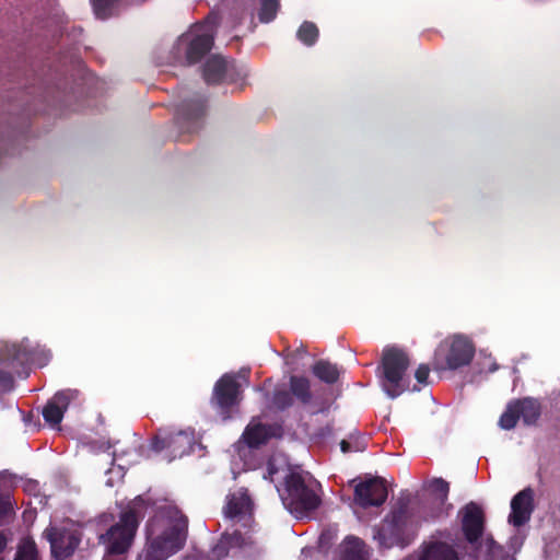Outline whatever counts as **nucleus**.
Returning <instances> with one entry per match:
<instances>
[{
  "instance_id": "obj_13",
  "label": "nucleus",
  "mask_w": 560,
  "mask_h": 560,
  "mask_svg": "<svg viewBox=\"0 0 560 560\" xmlns=\"http://www.w3.org/2000/svg\"><path fill=\"white\" fill-rule=\"evenodd\" d=\"M35 351L28 341L20 343L0 342V362L19 372L21 368L34 362Z\"/></svg>"
},
{
  "instance_id": "obj_11",
  "label": "nucleus",
  "mask_w": 560,
  "mask_h": 560,
  "mask_svg": "<svg viewBox=\"0 0 560 560\" xmlns=\"http://www.w3.org/2000/svg\"><path fill=\"white\" fill-rule=\"evenodd\" d=\"M387 497L386 481L381 477L368 478L354 486V502L363 509L381 506Z\"/></svg>"
},
{
  "instance_id": "obj_25",
  "label": "nucleus",
  "mask_w": 560,
  "mask_h": 560,
  "mask_svg": "<svg viewBox=\"0 0 560 560\" xmlns=\"http://www.w3.org/2000/svg\"><path fill=\"white\" fill-rule=\"evenodd\" d=\"M318 27L316 26L315 23L310 21L303 22L296 32L298 39L308 47L315 45V43L318 39Z\"/></svg>"
},
{
  "instance_id": "obj_40",
  "label": "nucleus",
  "mask_w": 560,
  "mask_h": 560,
  "mask_svg": "<svg viewBox=\"0 0 560 560\" xmlns=\"http://www.w3.org/2000/svg\"><path fill=\"white\" fill-rule=\"evenodd\" d=\"M488 544H489V547L492 548V546L495 545V541L492 538H490V539H488Z\"/></svg>"
},
{
  "instance_id": "obj_35",
  "label": "nucleus",
  "mask_w": 560,
  "mask_h": 560,
  "mask_svg": "<svg viewBox=\"0 0 560 560\" xmlns=\"http://www.w3.org/2000/svg\"><path fill=\"white\" fill-rule=\"evenodd\" d=\"M340 448L342 453H349V452H360L364 450V446L357 440L355 442L351 443L347 440H342L340 442Z\"/></svg>"
},
{
  "instance_id": "obj_16",
  "label": "nucleus",
  "mask_w": 560,
  "mask_h": 560,
  "mask_svg": "<svg viewBox=\"0 0 560 560\" xmlns=\"http://www.w3.org/2000/svg\"><path fill=\"white\" fill-rule=\"evenodd\" d=\"M534 508V491L527 487L512 498L509 523L515 527L525 525L530 520Z\"/></svg>"
},
{
  "instance_id": "obj_12",
  "label": "nucleus",
  "mask_w": 560,
  "mask_h": 560,
  "mask_svg": "<svg viewBox=\"0 0 560 560\" xmlns=\"http://www.w3.org/2000/svg\"><path fill=\"white\" fill-rule=\"evenodd\" d=\"M190 445V436L179 430L161 428L151 440L150 446L154 452L168 451L172 457L183 456Z\"/></svg>"
},
{
  "instance_id": "obj_27",
  "label": "nucleus",
  "mask_w": 560,
  "mask_h": 560,
  "mask_svg": "<svg viewBox=\"0 0 560 560\" xmlns=\"http://www.w3.org/2000/svg\"><path fill=\"white\" fill-rule=\"evenodd\" d=\"M249 529H246L244 534H242L238 529H234L232 533L225 532L221 536L226 539V545L230 550L241 549L246 546H250L254 544L252 537L248 535Z\"/></svg>"
},
{
  "instance_id": "obj_9",
  "label": "nucleus",
  "mask_w": 560,
  "mask_h": 560,
  "mask_svg": "<svg viewBox=\"0 0 560 560\" xmlns=\"http://www.w3.org/2000/svg\"><path fill=\"white\" fill-rule=\"evenodd\" d=\"M458 516L465 540L469 545L476 546L483 536L486 528V515L482 508L471 501L458 511Z\"/></svg>"
},
{
  "instance_id": "obj_3",
  "label": "nucleus",
  "mask_w": 560,
  "mask_h": 560,
  "mask_svg": "<svg viewBox=\"0 0 560 560\" xmlns=\"http://www.w3.org/2000/svg\"><path fill=\"white\" fill-rule=\"evenodd\" d=\"M410 365L408 353L397 347H386L382 353V386L390 398L400 396L409 388L405 380L406 372Z\"/></svg>"
},
{
  "instance_id": "obj_6",
  "label": "nucleus",
  "mask_w": 560,
  "mask_h": 560,
  "mask_svg": "<svg viewBox=\"0 0 560 560\" xmlns=\"http://www.w3.org/2000/svg\"><path fill=\"white\" fill-rule=\"evenodd\" d=\"M242 400V387L234 373L223 374L214 384L211 405L225 421L232 418L234 409Z\"/></svg>"
},
{
  "instance_id": "obj_37",
  "label": "nucleus",
  "mask_w": 560,
  "mask_h": 560,
  "mask_svg": "<svg viewBox=\"0 0 560 560\" xmlns=\"http://www.w3.org/2000/svg\"><path fill=\"white\" fill-rule=\"evenodd\" d=\"M0 383H2L4 386L12 387V385H13L12 375L9 373H5L3 371H0Z\"/></svg>"
},
{
  "instance_id": "obj_7",
  "label": "nucleus",
  "mask_w": 560,
  "mask_h": 560,
  "mask_svg": "<svg viewBox=\"0 0 560 560\" xmlns=\"http://www.w3.org/2000/svg\"><path fill=\"white\" fill-rule=\"evenodd\" d=\"M224 516L234 524H241L245 529H250L254 521V502L247 489L241 488L226 495L223 506Z\"/></svg>"
},
{
  "instance_id": "obj_19",
  "label": "nucleus",
  "mask_w": 560,
  "mask_h": 560,
  "mask_svg": "<svg viewBox=\"0 0 560 560\" xmlns=\"http://www.w3.org/2000/svg\"><path fill=\"white\" fill-rule=\"evenodd\" d=\"M419 560H460V558L452 545L433 540L423 546Z\"/></svg>"
},
{
  "instance_id": "obj_36",
  "label": "nucleus",
  "mask_w": 560,
  "mask_h": 560,
  "mask_svg": "<svg viewBox=\"0 0 560 560\" xmlns=\"http://www.w3.org/2000/svg\"><path fill=\"white\" fill-rule=\"evenodd\" d=\"M12 510L10 498L0 495V520L4 518Z\"/></svg>"
},
{
  "instance_id": "obj_32",
  "label": "nucleus",
  "mask_w": 560,
  "mask_h": 560,
  "mask_svg": "<svg viewBox=\"0 0 560 560\" xmlns=\"http://www.w3.org/2000/svg\"><path fill=\"white\" fill-rule=\"evenodd\" d=\"M294 399L290 390H276L272 397L273 406L279 410H285L293 406Z\"/></svg>"
},
{
  "instance_id": "obj_26",
  "label": "nucleus",
  "mask_w": 560,
  "mask_h": 560,
  "mask_svg": "<svg viewBox=\"0 0 560 560\" xmlns=\"http://www.w3.org/2000/svg\"><path fill=\"white\" fill-rule=\"evenodd\" d=\"M341 560H368L364 550V542L359 538H350L342 552Z\"/></svg>"
},
{
  "instance_id": "obj_22",
  "label": "nucleus",
  "mask_w": 560,
  "mask_h": 560,
  "mask_svg": "<svg viewBox=\"0 0 560 560\" xmlns=\"http://www.w3.org/2000/svg\"><path fill=\"white\" fill-rule=\"evenodd\" d=\"M313 375L320 382L332 385L338 382L341 371L336 363H331L328 360H317L312 365Z\"/></svg>"
},
{
  "instance_id": "obj_8",
  "label": "nucleus",
  "mask_w": 560,
  "mask_h": 560,
  "mask_svg": "<svg viewBox=\"0 0 560 560\" xmlns=\"http://www.w3.org/2000/svg\"><path fill=\"white\" fill-rule=\"evenodd\" d=\"M207 109V98L196 95L183 100L177 107V126L182 135L197 133L203 126V117Z\"/></svg>"
},
{
  "instance_id": "obj_34",
  "label": "nucleus",
  "mask_w": 560,
  "mask_h": 560,
  "mask_svg": "<svg viewBox=\"0 0 560 560\" xmlns=\"http://www.w3.org/2000/svg\"><path fill=\"white\" fill-rule=\"evenodd\" d=\"M430 374V368L427 364H420L415 373V377L418 381V383L427 385L428 378Z\"/></svg>"
},
{
  "instance_id": "obj_31",
  "label": "nucleus",
  "mask_w": 560,
  "mask_h": 560,
  "mask_svg": "<svg viewBox=\"0 0 560 560\" xmlns=\"http://www.w3.org/2000/svg\"><path fill=\"white\" fill-rule=\"evenodd\" d=\"M431 489L436 494L439 504L444 505L448 498L450 483L442 478H435L431 482Z\"/></svg>"
},
{
  "instance_id": "obj_39",
  "label": "nucleus",
  "mask_w": 560,
  "mask_h": 560,
  "mask_svg": "<svg viewBox=\"0 0 560 560\" xmlns=\"http://www.w3.org/2000/svg\"><path fill=\"white\" fill-rule=\"evenodd\" d=\"M187 560H209V559L205 556H192V557H188Z\"/></svg>"
},
{
  "instance_id": "obj_33",
  "label": "nucleus",
  "mask_w": 560,
  "mask_h": 560,
  "mask_svg": "<svg viewBox=\"0 0 560 560\" xmlns=\"http://www.w3.org/2000/svg\"><path fill=\"white\" fill-rule=\"evenodd\" d=\"M226 539L228 538H222L221 536L218 542L212 547L211 555L213 559L221 560L229 556L231 550L226 545Z\"/></svg>"
},
{
  "instance_id": "obj_24",
  "label": "nucleus",
  "mask_w": 560,
  "mask_h": 560,
  "mask_svg": "<svg viewBox=\"0 0 560 560\" xmlns=\"http://www.w3.org/2000/svg\"><path fill=\"white\" fill-rule=\"evenodd\" d=\"M13 560H42L36 542L32 538L23 539L16 548Z\"/></svg>"
},
{
  "instance_id": "obj_30",
  "label": "nucleus",
  "mask_w": 560,
  "mask_h": 560,
  "mask_svg": "<svg viewBox=\"0 0 560 560\" xmlns=\"http://www.w3.org/2000/svg\"><path fill=\"white\" fill-rule=\"evenodd\" d=\"M520 419V413L513 400L506 406L505 411L501 415L499 425L503 430H512L515 428Z\"/></svg>"
},
{
  "instance_id": "obj_17",
  "label": "nucleus",
  "mask_w": 560,
  "mask_h": 560,
  "mask_svg": "<svg viewBox=\"0 0 560 560\" xmlns=\"http://www.w3.org/2000/svg\"><path fill=\"white\" fill-rule=\"evenodd\" d=\"M213 35L202 33L194 37H182L178 45H186V59L188 63L200 61L213 46Z\"/></svg>"
},
{
  "instance_id": "obj_2",
  "label": "nucleus",
  "mask_w": 560,
  "mask_h": 560,
  "mask_svg": "<svg viewBox=\"0 0 560 560\" xmlns=\"http://www.w3.org/2000/svg\"><path fill=\"white\" fill-rule=\"evenodd\" d=\"M168 527L151 540L145 560H165L184 547L188 532L187 516L174 509L168 511Z\"/></svg>"
},
{
  "instance_id": "obj_38",
  "label": "nucleus",
  "mask_w": 560,
  "mask_h": 560,
  "mask_svg": "<svg viewBox=\"0 0 560 560\" xmlns=\"http://www.w3.org/2000/svg\"><path fill=\"white\" fill-rule=\"evenodd\" d=\"M5 547H7V538L2 533H0V555L5 549ZM0 560H2V559L0 558Z\"/></svg>"
},
{
  "instance_id": "obj_23",
  "label": "nucleus",
  "mask_w": 560,
  "mask_h": 560,
  "mask_svg": "<svg viewBox=\"0 0 560 560\" xmlns=\"http://www.w3.org/2000/svg\"><path fill=\"white\" fill-rule=\"evenodd\" d=\"M290 392L302 405H308L312 400L311 382L304 376L292 375L289 381Z\"/></svg>"
},
{
  "instance_id": "obj_5",
  "label": "nucleus",
  "mask_w": 560,
  "mask_h": 560,
  "mask_svg": "<svg viewBox=\"0 0 560 560\" xmlns=\"http://www.w3.org/2000/svg\"><path fill=\"white\" fill-rule=\"evenodd\" d=\"M475 355L472 341L462 335H454L440 342L434 352L436 369L457 370L468 365Z\"/></svg>"
},
{
  "instance_id": "obj_10",
  "label": "nucleus",
  "mask_w": 560,
  "mask_h": 560,
  "mask_svg": "<svg viewBox=\"0 0 560 560\" xmlns=\"http://www.w3.org/2000/svg\"><path fill=\"white\" fill-rule=\"evenodd\" d=\"M43 537L50 544L51 556L56 560L70 558L81 541L74 532L57 526H48L43 532Z\"/></svg>"
},
{
  "instance_id": "obj_1",
  "label": "nucleus",
  "mask_w": 560,
  "mask_h": 560,
  "mask_svg": "<svg viewBox=\"0 0 560 560\" xmlns=\"http://www.w3.org/2000/svg\"><path fill=\"white\" fill-rule=\"evenodd\" d=\"M147 508L142 497L135 498L120 513L119 521L101 535L100 540L106 545L109 555H122L129 550Z\"/></svg>"
},
{
  "instance_id": "obj_21",
  "label": "nucleus",
  "mask_w": 560,
  "mask_h": 560,
  "mask_svg": "<svg viewBox=\"0 0 560 560\" xmlns=\"http://www.w3.org/2000/svg\"><path fill=\"white\" fill-rule=\"evenodd\" d=\"M521 419L526 425H534L538 421L541 407L537 399L526 397L514 400Z\"/></svg>"
},
{
  "instance_id": "obj_14",
  "label": "nucleus",
  "mask_w": 560,
  "mask_h": 560,
  "mask_svg": "<svg viewBox=\"0 0 560 560\" xmlns=\"http://www.w3.org/2000/svg\"><path fill=\"white\" fill-rule=\"evenodd\" d=\"M283 435V428L279 423H262L253 419L245 428L242 440L249 448H258L271 439Z\"/></svg>"
},
{
  "instance_id": "obj_18",
  "label": "nucleus",
  "mask_w": 560,
  "mask_h": 560,
  "mask_svg": "<svg viewBox=\"0 0 560 560\" xmlns=\"http://www.w3.org/2000/svg\"><path fill=\"white\" fill-rule=\"evenodd\" d=\"M409 503L407 500L399 499L396 506L385 518L384 530H387L390 536L398 540L405 534L407 524L409 522Z\"/></svg>"
},
{
  "instance_id": "obj_29",
  "label": "nucleus",
  "mask_w": 560,
  "mask_h": 560,
  "mask_svg": "<svg viewBox=\"0 0 560 560\" xmlns=\"http://www.w3.org/2000/svg\"><path fill=\"white\" fill-rule=\"evenodd\" d=\"M120 0H91L93 12L100 20L110 18Z\"/></svg>"
},
{
  "instance_id": "obj_4",
  "label": "nucleus",
  "mask_w": 560,
  "mask_h": 560,
  "mask_svg": "<svg viewBox=\"0 0 560 560\" xmlns=\"http://www.w3.org/2000/svg\"><path fill=\"white\" fill-rule=\"evenodd\" d=\"M284 506L296 517L307 516L315 511L322 500L313 487L306 483L299 472H290L284 479V492L281 494Z\"/></svg>"
},
{
  "instance_id": "obj_41",
  "label": "nucleus",
  "mask_w": 560,
  "mask_h": 560,
  "mask_svg": "<svg viewBox=\"0 0 560 560\" xmlns=\"http://www.w3.org/2000/svg\"><path fill=\"white\" fill-rule=\"evenodd\" d=\"M412 390H420V388H419V387H417V386H415V387L412 388Z\"/></svg>"
},
{
  "instance_id": "obj_28",
  "label": "nucleus",
  "mask_w": 560,
  "mask_h": 560,
  "mask_svg": "<svg viewBox=\"0 0 560 560\" xmlns=\"http://www.w3.org/2000/svg\"><path fill=\"white\" fill-rule=\"evenodd\" d=\"M260 8L258 19L261 23H270L273 21L280 9V0H259Z\"/></svg>"
},
{
  "instance_id": "obj_15",
  "label": "nucleus",
  "mask_w": 560,
  "mask_h": 560,
  "mask_svg": "<svg viewBox=\"0 0 560 560\" xmlns=\"http://www.w3.org/2000/svg\"><path fill=\"white\" fill-rule=\"evenodd\" d=\"M79 396L77 389H63L57 392L45 405L43 409V418L50 425L60 424L63 415L70 402Z\"/></svg>"
},
{
  "instance_id": "obj_20",
  "label": "nucleus",
  "mask_w": 560,
  "mask_h": 560,
  "mask_svg": "<svg viewBox=\"0 0 560 560\" xmlns=\"http://www.w3.org/2000/svg\"><path fill=\"white\" fill-rule=\"evenodd\" d=\"M226 73V61L219 57L209 58L202 68V74L206 83L218 84L224 80Z\"/></svg>"
}]
</instances>
